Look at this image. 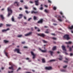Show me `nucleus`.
I'll list each match as a JSON object with an SVG mask.
<instances>
[{
  "label": "nucleus",
  "instance_id": "f257e3e1",
  "mask_svg": "<svg viewBox=\"0 0 73 73\" xmlns=\"http://www.w3.org/2000/svg\"><path fill=\"white\" fill-rule=\"evenodd\" d=\"M7 10L9 12L8 15V17H9V16L11 15V14L12 13V11L11 9V8L10 7H8L7 9Z\"/></svg>",
  "mask_w": 73,
  "mask_h": 73
},
{
  "label": "nucleus",
  "instance_id": "f03ea898",
  "mask_svg": "<svg viewBox=\"0 0 73 73\" xmlns=\"http://www.w3.org/2000/svg\"><path fill=\"white\" fill-rule=\"evenodd\" d=\"M69 36L68 35H66L63 36L64 38L66 39L67 40H69L70 39V38L69 37Z\"/></svg>",
  "mask_w": 73,
  "mask_h": 73
},
{
  "label": "nucleus",
  "instance_id": "7ed1b4c3",
  "mask_svg": "<svg viewBox=\"0 0 73 73\" xmlns=\"http://www.w3.org/2000/svg\"><path fill=\"white\" fill-rule=\"evenodd\" d=\"M9 65H11V67H9V69H12V70H13V66H14V65L12 64V63L11 62H9Z\"/></svg>",
  "mask_w": 73,
  "mask_h": 73
},
{
  "label": "nucleus",
  "instance_id": "20e7f679",
  "mask_svg": "<svg viewBox=\"0 0 73 73\" xmlns=\"http://www.w3.org/2000/svg\"><path fill=\"white\" fill-rule=\"evenodd\" d=\"M55 17H57V18H58V20L60 21H62V20H61V16L58 15H56L55 16Z\"/></svg>",
  "mask_w": 73,
  "mask_h": 73
},
{
  "label": "nucleus",
  "instance_id": "39448f33",
  "mask_svg": "<svg viewBox=\"0 0 73 73\" xmlns=\"http://www.w3.org/2000/svg\"><path fill=\"white\" fill-rule=\"evenodd\" d=\"M14 52H17V53H19V54H21V53L20 52V49L19 48L15 49L14 50Z\"/></svg>",
  "mask_w": 73,
  "mask_h": 73
},
{
  "label": "nucleus",
  "instance_id": "423d86ee",
  "mask_svg": "<svg viewBox=\"0 0 73 73\" xmlns=\"http://www.w3.org/2000/svg\"><path fill=\"white\" fill-rule=\"evenodd\" d=\"M37 35L38 36H40L41 37H44L45 36V35L44 34H37Z\"/></svg>",
  "mask_w": 73,
  "mask_h": 73
},
{
  "label": "nucleus",
  "instance_id": "0eeeda50",
  "mask_svg": "<svg viewBox=\"0 0 73 73\" xmlns=\"http://www.w3.org/2000/svg\"><path fill=\"white\" fill-rule=\"evenodd\" d=\"M31 13H32V14H33V13H35V14H39V13L38 11L35 12L34 11H31Z\"/></svg>",
  "mask_w": 73,
  "mask_h": 73
},
{
  "label": "nucleus",
  "instance_id": "6e6552de",
  "mask_svg": "<svg viewBox=\"0 0 73 73\" xmlns=\"http://www.w3.org/2000/svg\"><path fill=\"white\" fill-rule=\"evenodd\" d=\"M31 55L33 56V58L34 59L36 56V54H34V53H33V52L32 51L31 52Z\"/></svg>",
  "mask_w": 73,
  "mask_h": 73
},
{
  "label": "nucleus",
  "instance_id": "1a4fd4ad",
  "mask_svg": "<svg viewBox=\"0 0 73 73\" xmlns=\"http://www.w3.org/2000/svg\"><path fill=\"white\" fill-rule=\"evenodd\" d=\"M32 32H30L28 34H25V36H28L30 35H32Z\"/></svg>",
  "mask_w": 73,
  "mask_h": 73
},
{
  "label": "nucleus",
  "instance_id": "9d476101",
  "mask_svg": "<svg viewBox=\"0 0 73 73\" xmlns=\"http://www.w3.org/2000/svg\"><path fill=\"white\" fill-rule=\"evenodd\" d=\"M39 0H37L36 1H35V5H38V4H39V2L38 1Z\"/></svg>",
  "mask_w": 73,
  "mask_h": 73
},
{
  "label": "nucleus",
  "instance_id": "9b49d317",
  "mask_svg": "<svg viewBox=\"0 0 73 73\" xmlns=\"http://www.w3.org/2000/svg\"><path fill=\"white\" fill-rule=\"evenodd\" d=\"M19 17H18V19H21L23 17V14H20L19 15Z\"/></svg>",
  "mask_w": 73,
  "mask_h": 73
},
{
  "label": "nucleus",
  "instance_id": "f8f14e48",
  "mask_svg": "<svg viewBox=\"0 0 73 73\" xmlns=\"http://www.w3.org/2000/svg\"><path fill=\"white\" fill-rule=\"evenodd\" d=\"M45 69L47 70H50L52 69V67H45Z\"/></svg>",
  "mask_w": 73,
  "mask_h": 73
},
{
  "label": "nucleus",
  "instance_id": "ddd939ff",
  "mask_svg": "<svg viewBox=\"0 0 73 73\" xmlns=\"http://www.w3.org/2000/svg\"><path fill=\"white\" fill-rule=\"evenodd\" d=\"M62 48L63 50H64V51H66V48L65 46H64L63 45L62 46Z\"/></svg>",
  "mask_w": 73,
  "mask_h": 73
},
{
  "label": "nucleus",
  "instance_id": "4468645a",
  "mask_svg": "<svg viewBox=\"0 0 73 73\" xmlns=\"http://www.w3.org/2000/svg\"><path fill=\"white\" fill-rule=\"evenodd\" d=\"M40 50L43 53H45V52H46V50H41V49L40 48H39Z\"/></svg>",
  "mask_w": 73,
  "mask_h": 73
},
{
  "label": "nucleus",
  "instance_id": "2eb2a0df",
  "mask_svg": "<svg viewBox=\"0 0 73 73\" xmlns=\"http://www.w3.org/2000/svg\"><path fill=\"white\" fill-rule=\"evenodd\" d=\"M9 30V28H8L6 30H5V29H3V30H2V32H6L7 31H8Z\"/></svg>",
  "mask_w": 73,
  "mask_h": 73
},
{
  "label": "nucleus",
  "instance_id": "dca6fc26",
  "mask_svg": "<svg viewBox=\"0 0 73 73\" xmlns=\"http://www.w3.org/2000/svg\"><path fill=\"white\" fill-rule=\"evenodd\" d=\"M43 21V19H41L40 20V21H38V23H42Z\"/></svg>",
  "mask_w": 73,
  "mask_h": 73
},
{
  "label": "nucleus",
  "instance_id": "f3484780",
  "mask_svg": "<svg viewBox=\"0 0 73 73\" xmlns=\"http://www.w3.org/2000/svg\"><path fill=\"white\" fill-rule=\"evenodd\" d=\"M59 57L60 58H58L59 60L61 61V60H62V56H60Z\"/></svg>",
  "mask_w": 73,
  "mask_h": 73
},
{
  "label": "nucleus",
  "instance_id": "a211bd4d",
  "mask_svg": "<svg viewBox=\"0 0 73 73\" xmlns=\"http://www.w3.org/2000/svg\"><path fill=\"white\" fill-rule=\"evenodd\" d=\"M0 17L1 19H2V20H3V19H4V17L3 15H0Z\"/></svg>",
  "mask_w": 73,
  "mask_h": 73
},
{
  "label": "nucleus",
  "instance_id": "6ab92c4d",
  "mask_svg": "<svg viewBox=\"0 0 73 73\" xmlns=\"http://www.w3.org/2000/svg\"><path fill=\"white\" fill-rule=\"evenodd\" d=\"M65 43L66 44H71L72 43V42L71 41H69L68 42H65Z\"/></svg>",
  "mask_w": 73,
  "mask_h": 73
},
{
  "label": "nucleus",
  "instance_id": "aec40b11",
  "mask_svg": "<svg viewBox=\"0 0 73 73\" xmlns=\"http://www.w3.org/2000/svg\"><path fill=\"white\" fill-rule=\"evenodd\" d=\"M42 63H45V59L44 58L42 59Z\"/></svg>",
  "mask_w": 73,
  "mask_h": 73
},
{
  "label": "nucleus",
  "instance_id": "412c9836",
  "mask_svg": "<svg viewBox=\"0 0 73 73\" xmlns=\"http://www.w3.org/2000/svg\"><path fill=\"white\" fill-rule=\"evenodd\" d=\"M35 29H38L37 30V31L38 32H40V30L39 29V28H37V27H35Z\"/></svg>",
  "mask_w": 73,
  "mask_h": 73
},
{
  "label": "nucleus",
  "instance_id": "4be33fe9",
  "mask_svg": "<svg viewBox=\"0 0 73 73\" xmlns=\"http://www.w3.org/2000/svg\"><path fill=\"white\" fill-rule=\"evenodd\" d=\"M44 11L45 12H46V13H49V10H48L46 9H45L44 10Z\"/></svg>",
  "mask_w": 73,
  "mask_h": 73
},
{
  "label": "nucleus",
  "instance_id": "5701e85b",
  "mask_svg": "<svg viewBox=\"0 0 73 73\" xmlns=\"http://www.w3.org/2000/svg\"><path fill=\"white\" fill-rule=\"evenodd\" d=\"M14 4L15 5V4H17V6H19V3L18 2H15L14 3Z\"/></svg>",
  "mask_w": 73,
  "mask_h": 73
},
{
  "label": "nucleus",
  "instance_id": "b1692460",
  "mask_svg": "<svg viewBox=\"0 0 73 73\" xmlns=\"http://www.w3.org/2000/svg\"><path fill=\"white\" fill-rule=\"evenodd\" d=\"M68 28L70 29H73V25H72L71 27H68Z\"/></svg>",
  "mask_w": 73,
  "mask_h": 73
},
{
  "label": "nucleus",
  "instance_id": "393cba45",
  "mask_svg": "<svg viewBox=\"0 0 73 73\" xmlns=\"http://www.w3.org/2000/svg\"><path fill=\"white\" fill-rule=\"evenodd\" d=\"M48 53H50V54H51V56H52L53 55V52L50 51H48Z\"/></svg>",
  "mask_w": 73,
  "mask_h": 73
},
{
  "label": "nucleus",
  "instance_id": "a878e982",
  "mask_svg": "<svg viewBox=\"0 0 73 73\" xmlns=\"http://www.w3.org/2000/svg\"><path fill=\"white\" fill-rule=\"evenodd\" d=\"M66 60H67V61H64V62H66V63H67V62H68V59L67 58H66Z\"/></svg>",
  "mask_w": 73,
  "mask_h": 73
},
{
  "label": "nucleus",
  "instance_id": "bb28decb",
  "mask_svg": "<svg viewBox=\"0 0 73 73\" xmlns=\"http://www.w3.org/2000/svg\"><path fill=\"white\" fill-rule=\"evenodd\" d=\"M11 20H12V21L15 22V21H14L15 20V19H14V17H13V16L11 18Z\"/></svg>",
  "mask_w": 73,
  "mask_h": 73
},
{
  "label": "nucleus",
  "instance_id": "cd10ccee",
  "mask_svg": "<svg viewBox=\"0 0 73 73\" xmlns=\"http://www.w3.org/2000/svg\"><path fill=\"white\" fill-rule=\"evenodd\" d=\"M56 46H55L53 47L52 50H56Z\"/></svg>",
  "mask_w": 73,
  "mask_h": 73
},
{
  "label": "nucleus",
  "instance_id": "c85d7f7f",
  "mask_svg": "<svg viewBox=\"0 0 73 73\" xmlns=\"http://www.w3.org/2000/svg\"><path fill=\"white\" fill-rule=\"evenodd\" d=\"M61 72H66V70L62 69L60 70Z\"/></svg>",
  "mask_w": 73,
  "mask_h": 73
},
{
  "label": "nucleus",
  "instance_id": "c756f323",
  "mask_svg": "<svg viewBox=\"0 0 73 73\" xmlns=\"http://www.w3.org/2000/svg\"><path fill=\"white\" fill-rule=\"evenodd\" d=\"M5 53L6 56L7 57H8V53H7V52H5Z\"/></svg>",
  "mask_w": 73,
  "mask_h": 73
},
{
  "label": "nucleus",
  "instance_id": "7c9ffc66",
  "mask_svg": "<svg viewBox=\"0 0 73 73\" xmlns=\"http://www.w3.org/2000/svg\"><path fill=\"white\" fill-rule=\"evenodd\" d=\"M55 60H51L49 61V62H52L53 61H55Z\"/></svg>",
  "mask_w": 73,
  "mask_h": 73
},
{
  "label": "nucleus",
  "instance_id": "2f4dec72",
  "mask_svg": "<svg viewBox=\"0 0 73 73\" xmlns=\"http://www.w3.org/2000/svg\"><path fill=\"white\" fill-rule=\"evenodd\" d=\"M4 41L5 42V43H7V42H9L7 40H4Z\"/></svg>",
  "mask_w": 73,
  "mask_h": 73
},
{
  "label": "nucleus",
  "instance_id": "473e14b6",
  "mask_svg": "<svg viewBox=\"0 0 73 73\" xmlns=\"http://www.w3.org/2000/svg\"><path fill=\"white\" fill-rule=\"evenodd\" d=\"M69 51H70V52H71V51H72V48L70 47H69Z\"/></svg>",
  "mask_w": 73,
  "mask_h": 73
},
{
  "label": "nucleus",
  "instance_id": "72a5a7b5",
  "mask_svg": "<svg viewBox=\"0 0 73 73\" xmlns=\"http://www.w3.org/2000/svg\"><path fill=\"white\" fill-rule=\"evenodd\" d=\"M25 12L27 13V14H28V13H30V11H25Z\"/></svg>",
  "mask_w": 73,
  "mask_h": 73
},
{
  "label": "nucleus",
  "instance_id": "f704fd0d",
  "mask_svg": "<svg viewBox=\"0 0 73 73\" xmlns=\"http://www.w3.org/2000/svg\"><path fill=\"white\" fill-rule=\"evenodd\" d=\"M33 18H34V20H36V19H37V17H35V16H34Z\"/></svg>",
  "mask_w": 73,
  "mask_h": 73
},
{
  "label": "nucleus",
  "instance_id": "c9c22d12",
  "mask_svg": "<svg viewBox=\"0 0 73 73\" xmlns=\"http://www.w3.org/2000/svg\"><path fill=\"white\" fill-rule=\"evenodd\" d=\"M25 9H28V7H27V6H25Z\"/></svg>",
  "mask_w": 73,
  "mask_h": 73
},
{
  "label": "nucleus",
  "instance_id": "e433bc0d",
  "mask_svg": "<svg viewBox=\"0 0 73 73\" xmlns=\"http://www.w3.org/2000/svg\"><path fill=\"white\" fill-rule=\"evenodd\" d=\"M67 66H68L67 65H65L64 66H63V68H66L67 67Z\"/></svg>",
  "mask_w": 73,
  "mask_h": 73
},
{
  "label": "nucleus",
  "instance_id": "4c0bfd02",
  "mask_svg": "<svg viewBox=\"0 0 73 73\" xmlns=\"http://www.w3.org/2000/svg\"><path fill=\"white\" fill-rule=\"evenodd\" d=\"M43 41L44 43H47L48 42L44 40H43Z\"/></svg>",
  "mask_w": 73,
  "mask_h": 73
},
{
  "label": "nucleus",
  "instance_id": "58836bf2",
  "mask_svg": "<svg viewBox=\"0 0 73 73\" xmlns=\"http://www.w3.org/2000/svg\"><path fill=\"white\" fill-rule=\"evenodd\" d=\"M6 26L7 27H9L10 26H11V25L9 24H6Z\"/></svg>",
  "mask_w": 73,
  "mask_h": 73
},
{
  "label": "nucleus",
  "instance_id": "ea45409f",
  "mask_svg": "<svg viewBox=\"0 0 73 73\" xmlns=\"http://www.w3.org/2000/svg\"><path fill=\"white\" fill-rule=\"evenodd\" d=\"M13 71H8V73H13Z\"/></svg>",
  "mask_w": 73,
  "mask_h": 73
},
{
  "label": "nucleus",
  "instance_id": "a19ab883",
  "mask_svg": "<svg viewBox=\"0 0 73 73\" xmlns=\"http://www.w3.org/2000/svg\"><path fill=\"white\" fill-rule=\"evenodd\" d=\"M43 9V7H41L39 9H40V10H42Z\"/></svg>",
  "mask_w": 73,
  "mask_h": 73
},
{
  "label": "nucleus",
  "instance_id": "79ce46f5",
  "mask_svg": "<svg viewBox=\"0 0 73 73\" xmlns=\"http://www.w3.org/2000/svg\"><path fill=\"white\" fill-rule=\"evenodd\" d=\"M52 38L53 40H56V38L54 37H52Z\"/></svg>",
  "mask_w": 73,
  "mask_h": 73
},
{
  "label": "nucleus",
  "instance_id": "37998d69",
  "mask_svg": "<svg viewBox=\"0 0 73 73\" xmlns=\"http://www.w3.org/2000/svg\"><path fill=\"white\" fill-rule=\"evenodd\" d=\"M22 36V35H19L18 36H17V37H21Z\"/></svg>",
  "mask_w": 73,
  "mask_h": 73
},
{
  "label": "nucleus",
  "instance_id": "c03bdc74",
  "mask_svg": "<svg viewBox=\"0 0 73 73\" xmlns=\"http://www.w3.org/2000/svg\"><path fill=\"white\" fill-rule=\"evenodd\" d=\"M20 69H21V68H19L17 70V72H18V71H19V70H20Z\"/></svg>",
  "mask_w": 73,
  "mask_h": 73
},
{
  "label": "nucleus",
  "instance_id": "a18cd8bd",
  "mask_svg": "<svg viewBox=\"0 0 73 73\" xmlns=\"http://www.w3.org/2000/svg\"><path fill=\"white\" fill-rule=\"evenodd\" d=\"M53 8L54 10H56V7H54Z\"/></svg>",
  "mask_w": 73,
  "mask_h": 73
},
{
  "label": "nucleus",
  "instance_id": "49530a36",
  "mask_svg": "<svg viewBox=\"0 0 73 73\" xmlns=\"http://www.w3.org/2000/svg\"><path fill=\"white\" fill-rule=\"evenodd\" d=\"M33 10H34V11H36V8L35 7H33Z\"/></svg>",
  "mask_w": 73,
  "mask_h": 73
},
{
  "label": "nucleus",
  "instance_id": "de8ad7c7",
  "mask_svg": "<svg viewBox=\"0 0 73 73\" xmlns=\"http://www.w3.org/2000/svg\"><path fill=\"white\" fill-rule=\"evenodd\" d=\"M52 21L54 22H56V21H55V19H52Z\"/></svg>",
  "mask_w": 73,
  "mask_h": 73
},
{
  "label": "nucleus",
  "instance_id": "09e8293b",
  "mask_svg": "<svg viewBox=\"0 0 73 73\" xmlns=\"http://www.w3.org/2000/svg\"><path fill=\"white\" fill-rule=\"evenodd\" d=\"M48 3H51V1H50V0H48Z\"/></svg>",
  "mask_w": 73,
  "mask_h": 73
},
{
  "label": "nucleus",
  "instance_id": "8fccbe9b",
  "mask_svg": "<svg viewBox=\"0 0 73 73\" xmlns=\"http://www.w3.org/2000/svg\"><path fill=\"white\" fill-rule=\"evenodd\" d=\"M25 42H22V44H25Z\"/></svg>",
  "mask_w": 73,
  "mask_h": 73
},
{
  "label": "nucleus",
  "instance_id": "3c124183",
  "mask_svg": "<svg viewBox=\"0 0 73 73\" xmlns=\"http://www.w3.org/2000/svg\"><path fill=\"white\" fill-rule=\"evenodd\" d=\"M2 26H3V24L1 23L0 24V27H2Z\"/></svg>",
  "mask_w": 73,
  "mask_h": 73
},
{
  "label": "nucleus",
  "instance_id": "603ef678",
  "mask_svg": "<svg viewBox=\"0 0 73 73\" xmlns=\"http://www.w3.org/2000/svg\"><path fill=\"white\" fill-rule=\"evenodd\" d=\"M73 54L72 53H70V56H73Z\"/></svg>",
  "mask_w": 73,
  "mask_h": 73
},
{
  "label": "nucleus",
  "instance_id": "864d4df0",
  "mask_svg": "<svg viewBox=\"0 0 73 73\" xmlns=\"http://www.w3.org/2000/svg\"><path fill=\"white\" fill-rule=\"evenodd\" d=\"M46 33H49V32H48V31H46L45 32Z\"/></svg>",
  "mask_w": 73,
  "mask_h": 73
},
{
  "label": "nucleus",
  "instance_id": "5fc2aeb1",
  "mask_svg": "<svg viewBox=\"0 0 73 73\" xmlns=\"http://www.w3.org/2000/svg\"><path fill=\"white\" fill-rule=\"evenodd\" d=\"M32 19V18H30L28 20V21H29V20H30Z\"/></svg>",
  "mask_w": 73,
  "mask_h": 73
},
{
  "label": "nucleus",
  "instance_id": "6e6d98bb",
  "mask_svg": "<svg viewBox=\"0 0 73 73\" xmlns=\"http://www.w3.org/2000/svg\"><path fill=\"white\" fill-rule=\"evenodd\" d=\"M53 25H54L56 26V25H57V24L53 23Z\"/></svg>",
  "mask_w": 73,
  "mask_h": 73
},
{
  "label": "nucleus",
  "instance_id": "4d7b16f0",
  "mask_svg": "<svg viewBox=\"0 0 73 73\" xmlns=\"http://www.w3.org/2000/svg\"><path fill=\"white\" fill-rule=\"evenodd\" d=\"M44 6L45 7H46V8L48 7V6L47 5H45Z\"/></svg>",
  "mask_w": 73,
  "mask_h": 73
},
{
  "label": "nucleus",
  "instance_id": "13d9d810",
  "mask_svg": "<svg viewBox=\"0 0 73 73\" xmlns=\"http://www.w3.org/2000/svg\"><path fill=\"white\" fill-rule=\"evenodd\" d=\"M23 48H28V47L26 46H24Z\"/></svg>",
  "mask_w": 73,
  "mask_h": 73
},
{
  "label": "nucleus",
  "instance_id": "bf43d9fd",
  "mask_svg": "<svg viewBox=\"0 0 73 73\" xmlns=\"http://www.w3.org/2000/svg\"><path fill=\"white\" fill-rule=\"evenodd\" d=\"M1 69L2 70H3V69H4V68L3 67H2L1 68Z\"/></svg>",
  "mask_w": 73,
  "mask_h": 73
},
{
  "label": "nucleus",
  "instance_id": "052dcab7",
  "mask_svg": "<svg viewBox=\"0 0 73 73\" xmlns=\"http://www.w3.org/2000/svg\"><path fill=\"white\" fill-rule=\"evenodd\" d=\"M24 19H27V18L26 17L24 16Z\"/></svg>",
  "mask_w": 73,
  "mask_h": 73
},
{
  "label": "nucleus",
  "instance_id": "680f3d73",
  "mask_svg": "<svg viewBox=\"0 0 73 73\" xmlns=\"http://www.w3.org/2000/svg\"><path fill=\"white\" fill-rule=\"evenodd\" d=\"M26 60H29V58H26Z\"/></svg>",
  "mask_w": 73,
  "mask_h": 73
},
{
  "label": "nucleus",
  "instance_id": "e2e57ef3",
  "mask_svg": "<svg viewBox=\"0 0 73 73\" xmlns=\"http://www.w3.org/2000/svg\"><path fill=\"white\" fill-rule=\"evenodd\" d=\"M30 3H33V2L32 1H30Z\"/></svg>",
  "mask_w": 73,
  "mask_h": 73
},
{
  "label": "nucleus",
  "instance_id": "0e129e2a",
  "mask_svg": "<svg viewBox=\"0 0 73 73\" xmlns=\"http://www.w3.org/2000/svg\"><path fill=\"white\" fill-rule=\"evenodd\" d=\"M60 14L61 15H62L63 14L62 13V12H60Z\"/></svg>",
  "mask_w": 73,
  "mask_h": 73
},
{
  "label": "nucleus",
  "instance_id": "69168bd1",
  "mask_svg": "<svg viewBox=\"0 0 73 73\" xmlns=\"http://www.w3.org/2000/svg\"><path fill=\"white\" fill-rule=\"evenodd\" d=\"M51 35H54V36H55V34H51Z\"/></svg>",
  "mask_w": 73,
  "mask_h": 73
},
{
  "label": "nucleus",
  "instance_id": "338daca9",
  "mask_svg": "<svg viewBox=\"0 0 73 73\" xmlns=\"http://www.w3.org/2000/svg\"><path fill=\"white\" fill-rule=\"evenodd\" d=\"M20 2H21V3H23V0H21L20 1Z\"/></svg>",
  "mask_w": 73,
  "mask_h": 73
},
{
  "label": "nucleus",
  "instance_id": "774afa93",
  "mask_svg": "<svg viewBox=\"0 0 73 73\" xmlns=\"http://www.w3.org/2000/svg\"><path fill=\"white\" fill-rule=\"evenodd\" d=\"M66 22H67V23H68L69 22V21H68V20H67L66 21Z\"/></svg>",
  "mask_w": 73,
  "mask_h": 73
}]
</instances>
